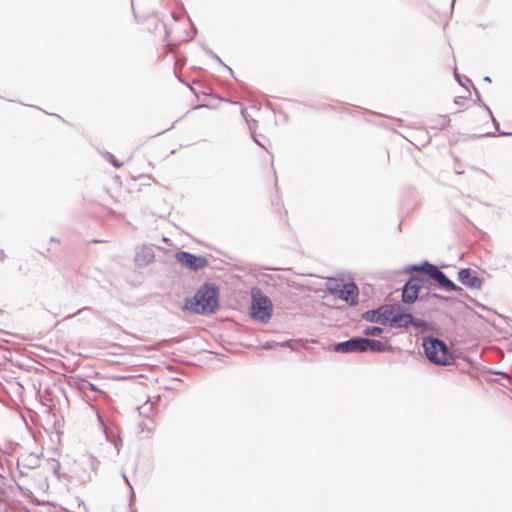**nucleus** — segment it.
<instances>
[{
    "instance_id": "4be33fe9",
    "label": "nucleus",
    "mask_w": 512,
    "mask_h": 512,
    "mask_svg": "<svg viewBox=\"0 0 512 512\" xmlns=\"http://www.w3.org/2000/svg\"><path fill=\"white\" fill-rule=\"evenodd\" d=\"M105 157H106V159H107V160H109V161H110V163H111L114 167H117V168H118V167H120V166H121V163H120L117 159H115V157H114L111 153L107 152V153L105 154Z\"/></svg>"
},
{
    "instance_id": "39448f33",
    "label": "nucleus",
    "mask_w": 512,
    "mask_h": 512,
    "mask_svg": "<svg viewBox=\"0 0 512 512\" xmlns=\"http://www.w3.org/2000/svg\"><path fill=\"white\" fill-rule=\"evenodd\" d=\"M250 314L253 319L267 323L272 316L271 300L259 292L253 293Z\"/></svg>"
},
{
    "instance_id": "0eeeda50",
    "label": "nucleus",
    "mask_w": 512,
    "mask_h": 512,
    "mask_svg": "<svg viewBox=\"0 0 512 512\" xmlns=\"http://www.w3.org/2000/svg\"><path fill=\"white\" fill-rule=\"evenodd\" d=\"M389 322L392 326L396 327H407L408 325H414L419 327L420 324L413 319L412 315L405 313L401 307L391 306L389 315Z\"/></svg>"
},
{
    "instance_id": "b1692460",
    "label": "nucleus",
    "mask_w": 512,
    "mask_h": 512,
    "mask_svg": "<svg viewBox=\"0 0 512 512\" xmlns=\"http://www.w3.org/2000/svg\"><path fill=\"white\" fill-rule=\"evenodd\" d=\"M123 478H124V481H125V482L129 485V487H130V490H131L130 498L132 499V498H133V496H134L133 488H132V486H131V484H130V482H129V480H128V478L126 477V475H125V474H123Z\"/></svg>"
},
{
    "instance_id": "4468645a",
    "label": "nucleus",
    "mask_w": 512,
    "mask_h": 512,
    "mask_svg": "<svg viewBox=\"0 0 512 512\" xmlns=\"http://www.w3.org/2000/svg\"><path fill=\"white\" fill-rule=\"evenodd\" d=\"M156 429V423L153 418L146 417L143 418L138 423V430L141 438L150 439Z\"/></svg>"
},
{
    "instance_id": "6ab92c4d",
    "label": "nucleus",
    "mask_w": 512,
    "mask_h": 512,
    "mask_svg": "<svg viewBox=\"0 0 512 512\" xmlns=\"http://www.w3.org/2000/svg\"><path fill=\"white\" fill-rule=\"evenodd\" d=\"M245 119H246V122L248 123V126H249V129L251 131V134H252V137H253V140L259 145L261 146L262 148H265L264 145L256 138L255 136V129H254V124L256 123V121L254 119H252L251 121L247 119V117L244 115Z\"/></svg>"
},
{
    "instance_id": "c85d7f7f",
    "label": "nucleus",
    "mask_w": 512,
    "mask_h": 512,
    "mask_svg": "<svg viewBox=\"0 0 512 512\" xmlns=\"http://www.w3.org/2000/svg\"><path fill=\"white\" fill-rule=\"evenodd\" d=\"M484 81H486V82H491V79H490V77H489V76H486V77H484Z\"/></svg>"
},
{
    "instance_id": "f3484780",
    "label": "nucleus",
    "mask_w": 512,
    "mask_h": 512,
    "mask_svg": "<svg viewBox=\"0 0 512 512\" xmlns=\"http://www.w3.org/2000/svg\"><path fill=\"white\" fill-rule=\"evenodd\" d=\"M152 409H153L152 404L147 402L144 405L140 406L138 408V411H139V414L141 416H143V418H146V417H150Z\"/></svg>"
},
{
    "instance_id": "1a4fd4ad",
    "label": "nucleus",
    "mask_w": 512,
    "mask_h": 512,
    "mask_svg": "<svg viewBox=\"0 0 512 512\" xmlns=\"http://www.w3.org/2000/svg\"><path fill=\"white\" fill-rule=\"evenodd\" d=\"M155 259L154 249L150 245H141L136 248L134 261L137 267L143 268L151 264Z\"/></svg>"
},
{
    "instance_id": "2eb2a0df",
    "label": "nucleus",
    "mask_w": 512,
    "mask_h": 512,
    "mask_svg": "<svg viewBox=\"0 0 512 512\" xmlns=\"http://www.w3.org/2000/svg\"><path fill=\"white\" fill-rule=\"evenodd\" d=\"M388 349L387 344L374 339L364 338V352H385Z\"/></svg>"
},
{
    "instance_id": "a211bd4d",
    "label": "nucleus",
    "mask_w": 512,
    "mask_h": 512,
    "mask_svg": "<svg viewBox=\"0 0 512 512\" xmlns=\"http://www.w3.org/2000/svg\"><path fill=\"white\" fill-rule=\"evenodd\" d=\"M344 284L345 283L338 282L336 280L331 281L328 283V290L333 294L339 295V290H341V286Z\"/></svg>"
},
{
    "instance_id": "412c9836",
    "label": "nucleus",
    "mask_w": 512,
    "mask_h": 512,
    "mask_svg": "<svg viewBox=\"0 0 512 512\" xmlns=\"http://www.w3.org/2000/svg\"><path fill=\"white\" fill-rule=\"evenodd\" d=\"M454 76H455L456 80L458 81V83H459L461 86H463V87H466V83H470V84H471L470 80H469L467 77H461V76L457 73V71H456V70L454 71Z\"/></svg>"
},
{
    "instance_id": "5701e85b",
    "label": "nucleus",
    "mask_w": 512,
    "mask_h": 512,
    "mask_svg": "<svg viewBox=\"0 0 512 512\" xmlns=\"http://www.w3.org/2000/svg\"><path fill=\"white\" fill-rule=\"evenodd\" d=\"M484 108L488 111V113L490 114L491 118H492V121L494 123V125L496 126V128L498 129L499 128V123L496 121V119L493 117L492 115V112L491 110L489 109V107L485 104H483Z\"/></svg>"
},
{
    "instance_id": "aec40b11",
    "label": "nucleus",
    "mask_w": 512,
    "mask_h": 512,
    "mask_svg": "<svg viewBox=\"0 0 512 512\" xmlns=\"http://www.w3.org/2000/svg\"><path fill=\"white\" fill-rule=\"evenodd\" d=\"M207 54L210 55L213 59H215L219 64L223 65L231 74H232V69L230 67H228L227 65H225L222 60L220 59V57L215 54L214 52H212L211 50H206Z\"/></svg>"
},
{
    "instance_id": "f8f14e48",
    "label": "nucleus",
    "mask_w": 512,
    "mask_h": 512,
    "mask_svg": "<svg viewBox=\"0 0 512 512\" xmlns=\"http://www.w3.org/2000/svg\"><path fill=\"white\" fill-rule=\"evenodd\" d=\"M457 280L471 289H479L482 286V279L472 273L469 268H463L458 272Z\"/></svg>"
},
{
    "instance_id": "dca6fc26",
    "label": "nucleus",
    "mask_w": 512,
    "mask_h": 512,
    "mask_svg": "<svg viewBox=\"0 0 512 512\" xmlns=\"http://www.w3.org/2000/svg\"><path fill=\"white\" fill-rule=\"evenodd\" d=\"M383 332L382 328L379 326H371L366 327L363 331L366 336H378Z\"/></svg>"
},
{
    "instance_id": "7c9ffc66",
    "label": "nucleus",
    "mask_w": 512,
    "mask_h": 512,
    "mask_svg": "<svg viewBox=\"0 0 512 512\" xmlns=\"http://www.w3.org/2000/svg\"><path fill=\"white\" fill-rule=\"evenodd\" d=\"M264 347H265V348H270V347H271V345L267 343Z\"/></svg>"
},
{
    "instance_id": "a878e982",
    "label": "nucleus",
    "mask_w": 512,
    "mask_h": 512,
    "mask_svg": "<svg viewBox=\"0 0 512 512\" xmlns=\"http://www.w3.org/2000/svg\"><path fill=\"white\" fill-rule=\"evenodd\" d=\"M4 472H5V469H4V467L2 466V464L0 463V477H1V478H4V475H3V473H4Z\"/></svg>"
},
{
    "instance_id": "bb28decb",
    "label": "nucleus",
    "mask_w": 512,
    "mask_h": 512,
    "mask_svg": "<svg viewBox=\"0 0 512 512\" xmlns=\"http://www.w3.org/2000/svg\"><path fill=\"white\" fill-rule=\"evenodd\" d=\"M501 135H505V136H512V133H507V132H500Z\"/></svg>"
},
{
    "instance_id": "c756f323",
    "label": "nucleus",
    "mask_w": 512,
    "mask_h": 512,
    "mask_svg": "<svg viewBox=\"0 0 512 512\" xmlns=\"http://www.w3.org/2000/svg\"><path fill=\"white\" fill-rule=\"evenodd\" d=\"M474 90H475V93L476 95L479 97V93H478V90L473 86Z\"/></svg>"
},
{
    "instance_id": "ddd939ff",
    "label": "nucleus",
    "mask_w": 512,
    "mask_h": 512,
    "mask_svg": "<svg viewBox=\"0 0 512 512\" xmlns=\"http://www.w3.org/2000/svg\"><path fill=\"white\" fill-rule=\"evenodd\" d=\"M358 294L359 290L357 285L354 282H350L341 286L338 297L351 305H355L358 302Z\"/></svg>"
},
{
    "instance_id": "f257e3e1",
    "label": "nucleus",
    "mask_w": 512,
    "mask_h": 512,
    "mask_svg": "<svg viewBox=\"0 0 512 512\" xmlns=\"http://www.w3.org/2000/svg\"><path fill=\"white\" fill-rule=\"evenodd\" d=\"M218 288L214 284L205 283L194 297L185 299L183 310L195 314H211L218 305Z\"/></svg>"
},
{
    "instance_id": "cd10ccee",
    "label": "nucleus",
    "mask_w": 512,
    "mask_h": 512,
    "mask_svg": "<svg viewBox=\"0 0 512 512\" xmlns=\"http://www.w3.org/2000/svg\"><path fill=\"white\" fill-rule=\"evenodd\" d=\"M431 298H442V297L440 295H438V294H432Z\"/></svg>"
},
{
    "instance_id": "7ed1b4c3",
    "label": "nucleus",
    "mask_w": 512,
    "mask_h": 512,
    "mask_svg": "<svg viewBox=\"0 0 512 512\" xmlns=\"http://www.w3.org/2000/svg\"><path fill=\"white\" fill-rule=\"evenodd\" d=\"M423 348L428 360L436 365L448 366L454 362V357L448 346L440 339L425 338Z\"/></svg>"
},
{
    "instance_id": "9d476101",
    "label": "nucleus",
    "mask_w": 512,
    "mask_h": 512,
    "mask_svg": "<svg viewBox=\"0 0 512 512\" xmlns=\"http://www.w3.org/2000/svg\"><path fill=\"white\" fill-rule=\"evenodd\" d=\"M391 305H383L375 310H368L363 314V319L372 323L387 324L389 322V315Z\"/></svg>"
},
{
    "instance_id": "9b49d317",
    "label": "nucleus",
    "mask_w": 512,
    "mask_h": 512,
    "mask_svg": "<svg viewBox=\"0 0 512 512\" xmlns=\"http://www.w3.org/2000/svg\"><path fill=\"white\" fill-rule=\"evenodd\" d=\"M334 351L338 353L364 352V338L353 337L335 344Z\"/></svg>"
},
{
    "instance_id": "6e6552de",
    "label": "nucleus",
    "mask_w": 512,
    "mask_h": 512,
    "mask_svg": "<svg viewBox=\"0 0 512 512\" xmlns=\"http://www.w3.org/2000/svg\"><path fill=\"white\" fill-rule=\"evenodd\" d=\"M176 259L179 263L186 266L187 268L191 270H198L201 268H204L208 261L205 257L202 256H195L194 254H191L186 251H181L176 253Z\"/></svg>"
},
{
    "instance_id": "2f4dec72",
    "label": "nucleus",
    "mask_w": 512,
    "mask_h": 512,
    "mask_svg": "<svg viewBox=\"0 0 512 512\" xmlns=\"http://www.w3.org/2000/svg\"><path fill=\"white\" fill-rule=\"evenodd\" d=\"M115 446H116L117 451L119 452L120 448H119L118 444H116Z\"/></svg>"
},
{
    "instance_id": "20e7f679",
    "label": "nucleus",
    "mask_w": 512,
    "mask_h": 512,
    "mask_svg": "<svg viewBox=\"0 0 512 512\" xmlns=\"http://www.w3.org/2000/svg\"><path fill=\"white\" fill-rule=\"evenodd\" d=\"M413 271H423L431 279L435 280L439 287L445 291H461V287L453 283L436 265L424 261L422 264H415L410 266Z\"/></svg>"
},
{
    "instance_id": "f03ea898",
    "label": "nucleus",
    "mask_w": 512,
    "mask_h": 512,
    "mask_svg": "<svg viewBox=\"0 0 512 512\" xmlns=\"http://www.w3.org/2000/svg\"><path fill=\"white\" fill-rule=\"evenodd\" d=\"M37 468L42 470L41 475L46 480L48 472L58 474L60 463L55 459H47L43 465L41 454L34 452H25L17 459V470L20 478L28 477L29 472Z\"/></svg>"
},
{
    "instance_id": "423d86ee",
    "label": "nucleus",
    "mask_w": 512,
    "mask_h": 512,
    "mask_svg": "<svg viewBox=\"0 0 512 512\" xmlns=\"http://www.w3.org/2000/svg\"><path fill=\"white\" fill-rule=\"evenodd\" d=\"M423 286V278L419 276H412L403 287L402 301L405 303L415 302Z\"/></svg>"
},
{
    "instance_id": "393cba45",
    "label": "nucleus",
    "mask_w": 512,
    "mask_h": 512,
    "mask_svg": "<svg viewBox=\"0 0 512 512\" xmlns=\"http://www.w3.org/2000/svg\"><path fill=\"white\" fill-rule=\"evenodd\" d=\"M84 387H87L90 390H95V386L92 383H90V382H86Z\"/></svg>"
}]
</instances>
